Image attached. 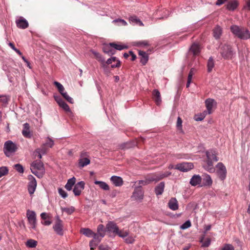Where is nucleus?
<instances>
[{
  "mask_svg": "<svg viewBox=\"0 0 250 250\" xmlns=\"http://www.w3.org/2000/svg\"><path fill=\"white\" fill-rule=\"evenodd\" d=\"M230 29L233 35L241 40H247L250 38V32L247 28L233 25L230 26Z\"/></svg>",
  "mask_w": 250,
  "mask_h": 250,
  "instance_id": "obj_1",
  "label": "nucleus"
},
{
  "mask_svg": "<svg viewBox=\"0 0 250 250\" xmlns=\"http://www.w3.org/2000/svg\"><path fill=\"white\" fill-rule=\"evenodd\" d=\"M219 52L225 60H232L236 56V51L231 45L227 44L220 47Z\"/></svg>",
  "mask_w": 250,
  "mask_h": 250,
  "instance_id": "obj_2",
  "label": "nucleus"
},
{
  "mask_svg": "<svg viewBox=\"0 0 250 250\" xmlns=\"http://www.w3.org/2000/svg\"><path fill=\"white\" fill-rule=\"evenodd\" d=\"M17 145L10 140L6 141L4 144L3 151L5 155L9 157L17 150Z\"/></svg>",
  "mask_w": 250,
  "mask_h": 250,
  "instance_id": "obj_3",
  "label": "nucleus"
},
{
  "mask_svg": "<svg viewBox=\"0 0 250 250\" xmlns=\"http://www.w3.org/2000/svg\"><path fill=\"white\" fill-rule=\"evenodd\" d=\"M106 230L110 236L117 235L120 230L117 224L113 221H109L107 223Z\"/></svg>",
  "mask_w": 250,
  "mask_h": 250,
  "instance_id": "obj_4",
  "label": "nucleus"
},
{
  "mask_svg": "<svg viewBox=\"0 0 250 250\" xmlns=\"http://www.w3.org/2000/svg\"><path fill=\"white\" fill-rule=\"evenodd\" d=\"M216 174L218 178L224 181L227 176V169L225 165L221 162L218 163L216 165Z\"/></svg>",
  "mask_w": 250,
  "mask_h": 250,
  "instance_id": "obj_5",
  "label": "nucleus"
},
{
  "mask_svg": "<svg viewBox=\"0 0 250 250\" xmlns=\"http://www.w3.org/2000/svg\"><path fill=\"white\" fill-rule=\"evenodd\" d=\"M26 215L29 223L31 225V228L34 230H36V215L35 212L34 211L28 210Z\"/></svg>",
  "mask_w": 250,
  "mask_h": 250,
  "instance_id": "obj_6",
  "label": "nucleus"
},
{
  "mask_svg": "<svg viewBox=\"0 0 250 250\" xmlns=\"http://www.w3.org/2000/svg\"><path fill=\"white\" fill-rule=\"evenodd\" d=\"M131 198L133 200L142 201L144 198V191H143L141 186H139L135 188L133 192Z\"/></svg>",
  "mask_w": 250,
  "mask_h": 250,
  "instance_id": "obj_7",
  "label": "nucleus"
},
{
  "mask_svg": "<svg viewBox=\"0 0 250 250\" xmlns=\"http://www.w3.org/2000/svg\"><path fill=\"white\" fill-rule=\"evenodd\" d=\"M193 168V165L192 163L184 162L177 164L175 169L182 172H187Z\"/></svg>",
  "mask_w": 250,
  "mask_h": 250,
  "instance_id": "obj_8",
  "label": "nucleus"
},
{
  "mask_svg": "<svg viewBox=\"0 0 250 250\" xmlns=\"http://www.w3.org/2000/svg\"><path fill=\"white\" fill-rule=\"evenodd\" d=\"M28 180L30 181L28 185V190L30 194H32L36 190L37 182L35 177L32 175L28 176Z\"/></svg>",
  "mask_w": 250,
  "mask_h": 250,
  "instance_id": "obj_9",
  "label": "nucleus"
},
{
  "mask_svg": "<svg viewBox=\"0 0 250 250\" xmlns=\"http://www.w3.org/2000/svg\"><path fill=\"white\" fill-rule=\"evenodd\" d=\"M53 228L57 234L61 236L63 235V232L62 230V222L58 216L57 217V221L53 226Z\"/></svg>",
  "mask_w": 250,
  "mask_h": 250,
  "instance_id": "obj_10",
  "label": "nucleus"
},
{
  "mask_svg": "<svg viewBox=\"0 0 250 250\" xmlns=\"http://www.w3.org/2000/svg\"><path fill=\"white\" fill-rule=\"evenodd\" d=\"M85 183L83 181H80L75 185L73 192L75 196H79L84 188Z\"/></svg>",
  "mask_w": 250,
  "mask_h": 250,
  "instance_id": "obj_11",
  "label": "nucleus"
},
{
  "mask_svg": "<svg viewBox=\"0 0 250 250\" xmlns=\"http://www.w3.org/2000/svg\"><path fill=\"white\" fill-rule=\"evenodd\" d=\"M202 183L200 185V187L205 186H210L212 184V180L211 177L208 174L203 175L201 177Z\"/></svg>",
  "mask_w": 250,
  "mask_h": 250,
  "instance_id": "obj_12",
  "label": "nucleus"
},
{
  "mask_svg": "<svg viewBox=\"0 0 250 250\" xmlns=\"http://www.w3.org/2000/svg\"><path fill=\"white\" fill-rule=\"evenodd\" d=\"M39 171H45L43 163L41 161H35L31 164V168Z\"/></svg>",
  "mask_w": 250,
  "mask_h": 250,
  "instance_id": "obj_13",
  "label": "nucleus"
},
{
  "mask_svg": "<svg viewBox=\"0 0 250 250\" xmlns=\"http://www.w3.org/2000/svg\"><path fill=\"white\" fill-rule=\"evenodd\" d=\"M201 52V47L198 43H193L189 49V53L194 56L199 55Z\"/></svg>",
  "mask_w": 250,
  "mask_h": 250,
  "instance_id": "obj_14",
  "label": "nucleus"
},
{
  "mask_svg": "<svg viewBox=\"0 0 250 250\" xmlns=\"http://www.w3.org/2000/svg\"><path fill=\"white\" fill-rule=\"evenodd\" d=\"M22 134L27 138H31L32 137L33 135L30 131V126L28 123H26L23 125Z\"/></svg>",
  "mask_w": 250,
  "mask_h": 250,
  "instance_id": "obj_15",
  "label": "nucleus"
},
{
  "mask_svg": "<svg viewBox=\"0 0 250 250\" xmlns=\"http://www.w3.org/2000/svg\"><path fill=\"white\" fill-rule=\"evenodd\" d=\"M206 155L208 159L213 161L214 162H217L219 160L218 158L217 157V153L215 150L213 149H210L206 151Z\"/></svg>",
  "mask_w": 250,
  "mask_h": 250,
  "instance_id": "obj_16",
  "label": "nucleus"
},
{
  "mask_svg": "<svg viewBox=\"0 0 250 250\" xmlns=\"http://www.w3.org/2000/svg\"><path fill=\"white\" fill-rule=\"evenodd\" d=\"M189 183L192 186H199L200 187L202 183L201 176L199 175H194L190 179Z\"/></svg>",
  "mask_w": 250,
  "mask_h": 250,
  "instance_id": "obj_17",
  "label": "nucleus"
},
{
  "mask_svg": "<svg viewBox=\"0 0 250 250\" xmlns=\"http://www.w3.org/2000/svg\"><path fill=\"white\" fill-rule=\"evenodd\" d=\"M47 141L43 144L42 147L40 149V152L42 154H45L46 150L44 147H52L54 145V141L51 138L48 137H47Z\"/></svg>",
  "mask_w": 250,
  "mask_h": 250,
  "instance_id": "obj_18",
  "label": "nucleus"
},
{
  "mask_svg": "<svg viewBox=\"0 0 250 250\" xmlns=\"http://www.w3.org/2000/svg\"><path fill=\"white\" fill-rule=\"evenodd\" d=\"M205 104L208 113L210 114L213 106L216 104V102L213 99L208 98L205 101Z\"/></svg>",
  "mask_w": 250,
  "mask_h": 250,
  "instance_id": "obj_19",
  "label": "nucleus"
},
{
  "mask_svg": "<svg viewBox=\"0 0 250 250\" xmlns=\"http://www.w3.org/2000/svg\"><path fill=\"white\" fill-rule=\"evenodd\" d=\"M17 26L21 29H25L28 26V23L27 20L22 17L16 21Z\"/></svg>",
  "mask_w": 250,
  "mask_h": 250,
  "instance_id": "obj_20",
  "label": "nucleus"
},
{
  "mask_svg": "<svg viewBox=\"0 0 250 250\" xmlns=\"http://www.w3.org/2000/svg\"><path fill=\"white\" fill-rule=\"evenodd\" d=\"M110 179L112 184L116 187H120L123 184V179L120 176H112Z\"/></svg>",
  "mask_w": 250,
  "mask_h": 250,
  "instance_id": "obj_21",
  "label": "nucleus"
},
{
  "mask_svg": "<svg viewBox=\"0 0 250 250\" xmlns=\"http://www.w3.org/2000/svg\"><path fill=\"white\" fill-rule=\"evenodd\" d=\"M162 12H163V13L162 14V15L160 14L161 17L157 18V19H162L167 18L170 15V13L168 10L165 9H158L154 13V16L156 17L159 13H161Z\"/></svg>",
  "mask_w": 250,
  "mask_h": 250,
  "instance_id": "obj_22",
  "label": "nucleus"
},
{
  "mask_svg": "<svg viewBox=\"0 0 250 250\" xmlns=\"http://www.w3.org/2000/svg\"><path fill=\"white\" fill-rule=\"evenodd\" d=\"M103 50L105 54L109 56H111L115 54L116 51L112 48V46L109 44H105L103 47Z\"/></svg>",
  "mask_w": 250,
  "mask_h": 250,
  "instance_id": "obj_23",
  "label": "nucleus"
},
{
  "mask_svg": "<svg viewBox=\"0 0 250 250\" xmlns=\"http://www.w3.org/2000/svg\"><path fill=\"white\" fill-rule=\"evenodd\" d=\"M213 161L208 159L206 161V165L204 166V168L210 173H212L215 171V168L213 167Z\"/></svg>",
  "mask_w": 250,
  "mask_h": 250,
  "instance_id": "obj_24",
  "label": "nucleus"
},
{
  "mask_svg": "<svg viewBox=\"0 0 250 250\" xmlns=\"http://www.w3.org/2000/svg\"><path fill=\"white\" fill-rule=\"evenodd\" d=\"M168 206L170 209L172 210H176L178 208V204L175 198H172L168 203Z\"/></svg>",
  "mask_w": 250,
  "mask_h": 250,
  "instance_id": "obj_25",
  "label": "nucleus"
},
{
  "mask_svg": "<svg viewBox=\"0 0 250 250\" xmlns=\"http://www.w3.org/2000/svg\"><path fill=\"white\" fill-rule=\"evenodd\" d=\"M165 185L164 182H161L155 187L154 191L156 195L162 194L164 190Z\"/></svg>",
  "mask_w": 250,
  "mask_h": 250,
  "instance_id": "obj_26",
  "label": "nucleus"
},
{
  "mask_svg": "<svg viewBox=\"0 0 250 250\" xmlns=\"http://www.w3.org/2000/svg\"><path fill=\"white\" fill-rule=\"evenodd\" d=\"M152 95L157 105H159L162 101L161 94L159 91L156 89L153 90L152 92Z\"/></svg>",
  "mask_w": 250,
  "mask_h": 250,
  "instance_id": "obj_27",
  "label": "nucleus"
},
{
  "mask_svg": "<svg viewBox=\"0 0 250 250\" xmlns=\"http://www.w3.org/2000/svg\"><path fill=\"white\" fill-rule=\"evenodd\" d=\"M139 55L141 57L140 62L145 65L148 60V56L147 54L144 51H139Z\"/></svg>",
  "mask_w": 250,
  "mask_h": 250,
  "instance_id": "obj_28",
  "label": "nucleus"
},
{
  "mask_svg": "<svg viewBox=\"0 0 250 250\" xmlns=\"http://www.w3.org/2000/svg\"><path fill=\"white\" fill-rule=\"evenodd\" d=\"M238 2L236 0H232L229 1L227 6L226 8L230 11H234L238 6Z\"/></svg>",
  "mask_w": 250,
  "mask_h": 250,
  "instance_id": "obj_29",
  "label": "nucleus"
},
{
  "mask_svg": "<svg viewBox=\"0 0 250 250\" xmlns=\"http://www.w3.org/2000/svg\"><path fill=\"white\" fill-rule=\"evenodd\" d=\"M76 183V178L73 177L67 180L65 185V188L66 190L70 191L72 189V187L75 186Z\"/></svg>",
  "mask_w": 250,
  "mask_h": 250,
  "instance_id": "obj_30",
  "label": "nucleus"
},
{
  "mask_svg": "<svg viewBox=\"0 0 250 250\" xmlns=\"http://www.w3.org/2000/svg\"><path fill=\"white\" fill-rule=\"evenodd\" d=\"M129 22L133 25H144L142 21L136 16H130L129 18Z\"/></svg>",
  "mask_w": 250,
  "mask_h": 250,
  "instance_id": "obj_31",
  "label": "nucleus"
},
{
  "mask_svg": "<svg viewBox=\"0 0 250 250\" xmlns=\"http://www.w3.org/2000/svg\"><path fill=\"white\" fill-rule=\"evenodd\" d=\"M90 163V160L88 158L79 159L78 162V167L79 168H82L87 166Z\"/></svg>",
  "mask_w": 250,
  "mask_h": 250,
  "instance_id": "obj_32",
  "label": "nucleus"
},
{
  "mask_svg": "<svg viewBox=\"0 0 250 250\" xmlns=\"http://www.w3.org/2000/svg\"><path fill=\"white\" fill-rule=\"evenodd\" d=\"M94 184L98 185L101 189L104 190H108L109 189V187L108 184L104 181L96 180L94 181Z\"/></svg>",
  "mask_w": 250,
  "mask_h": 250,
  "instance_id": "obj_33",
  "label": "nucleus"
},
{
  "mask_svg": "<svg viewBox=\"0 0 250 250\" xmlns=\"http://www.w3.org/2000/svg\"><path fill=\"white\" fill-rule=\"evenodd\" d=\"M222 33V28L219 26H216L213 29V36L216 39L220 38Z\"/></svg>",
  "mask_w": 250,
  "mask_h": 250,
  "instance_id": "obj_34",
  "label": "nucleus"
},
{
  "mask_svg": "<svg viewBox=\"0 0 250 250\" xmlns=\"http://www.w3.org/2000/svg\"><path fill=\"white\" fill-rule=\"evenodd\" d=\"M81 233L87 237H92L94 232L88 228H82L81 229Z\"/></svg>",
  "mask_w": 250,
  "mask_h": 250,
  "instance_id": "obj_35",
  "label": "nucleus"
},
{
  "mask_svg": "<svg viewBox=\"0 0 250 250\" xmlns=\"http://www.w3.org/2000/svg\"><path fill=\"white\" fill-rule=\"evenodd\" d=\"M106 232V227L104 228L103 224H100L97 227V233L101 235L102 237H104Z\"/></svg>",
  "mask_w": 250,
  "mask_h": 250,
  "instance_id": "obj_36",
  "label": "nucleus"
},
{
  "mask_svg": "<svg viewBox=\"0 0 250 250\" xmlns=\"http://www.w3.org/2000/svg\"><path fill=\"white\" fill-rule=\"evenodd\" d=\"M146 180L148 182V184L151 182H157L160 181L158 173L153 174L152 175L148 176L146 177Z\"/></svg>",
  "mask_w": 250,
  "mask_h": 250,
  "instance_id": "obj_37",
  "label": "nucleus"
},
{
  "mask_svg": "<svg viewBox=\"0 0 250 250\" xmlns=\"http://www.w3.org/2000/svg\"><path fill=\"white\" fill-rule=\"evenodd\" d=\"M214 67V62L212 57H209L207 62V70L208 72L212 71Z\"/></svg>",
  "mask_w": 250,
  "mask_h": 250,
  "instance_id": "obj_38",
  "label": "nucleus"
},
{
  "mask_svg": "<svg viewBox=\"0 0 250 250\" xmlns=\"http://www.w3.org/2000/svg\"><path fill=\"white\" fill-rule=\"evenodd\" d=\"M110 45L112 46V48H114V49L118 50H122L124 49H126L127 48V46L126 45H122V44H118L115 42H110Z\"/></svg>",
  "mask_w": 250,
  "mask_h": 250,
  "instance_id": "obj_39",
  "label": "nucleus"
},
{
  "mask_svg": "<svg viewBox=\"0 0 250 250\" xmlns=\"http://www.w3.org/2000/svg\"><path fill=\"white\" fill-rule=\"evenodd\" d=\"M37 245V241L34 239H29L26 243V246L28 248H34Z\"/></svg>",
  "mask_w": 250,
  "mask_h": 250,
  "instance_id": "obj_40",
  "label": "nucleus"
},
{
  "mask_svg": "<svg viewBox=\"0 0 250 250\" xmlns=\"http://www.w3.org/2000/svg\"><path fill=\"white\" fill-rule=\"evenodd\" d=\"M200 242L202 243V247L207 248L209 247L211 242L209 238H207L205 241H204V237H203L200 239Z\"/></svg>",
  "mask_w": 250,
  "mask_h": 250,
  "instance_id": "obj_41",
  "label": "nucleus"
},
{
  "mask_svg": "<svg viewBox=\"0 0 250 250\" xmlns=\"http://www.w3.org/2000/svg\"><path fill=\"white\" fill-rule=\"evenodd\" d=\"M92 237H93V239L92 240L100 243L102 240V239L103 237L101 236V235L98 233H93V235H92Z\"/></svg>",
  "mask_w": 250,
  "mask_h": 250,
  "instance_id": "obj_42",
  "label": "nucleus"
},
{
  "mask_svg": "<svg viewBox=\"0 0 250 250\" xmlns=\"http://www.w3.org/2000/svg\"><path fill=\"white\" fill-rule=\"evenodd\" d=\"M30 169H31L32 173L33 174H34V175H35L37 177H38L39 178H42L45 173V171H37L38 170H34V169H33V168H30Z\"/></svg>",
  "mask_w": 250,
  "mask_h": 250,
  "instance_id": "obj_43",
  "label": "nucleus"
},
{
  "mask_svg": "<svg viewBox=\"0 0 250 250\" xmlns=\"http://www.w3.org/2000/svg\"><path fill=\"white\" fill-rule=\"evenodd\" d=\"M59 106L63 108L65 111L68 112H71V111L69 108L68 105L63 101L61 104H60Z\"/></svg>",
  "mask_w": 250,
  "mask_h": 250,
  "instance_id": "obj_44",
  "label": "nucleus"
},
{
  "mask_svg": "<svg viewBox=\"0 0 250 250\" xmlns=\"http://www.w3.org/2000/svg\"><path fill=\"white\" fill-rule=\"evenodd\" d=\"M0 102L2 103L3 105H6L9 100V97L5 95H0Z\"/></svg>",
  "mask_w": 250,
  "mask_h": 250,
  "instance_id": "obj_45",
  "label": "nucleus"
},
{
  "mask_svg": "<svg viewBox=\"0 0 250 250\" xmlns=\"http://www.w3.org/2000/svg\"><path fill=\"white\" fill-rule=\"evenodd\" d=\"M176 127L177 128L180 130L181 132H183L182 129V120L180 117H178L177 118Z\"/></svg>",
  "mask_w": 250,
  "mask_h": 250,
  "instance_id": "obj_46",
  "label": "nucleus"
},
{
  "mask_svg": "<svg viewBox=\"0 0 250 250\" xmlns=\"http://www.w3.org/2000/svg\"><path fill=\"white\" fill-rule=\"evenodd\" d=\"M191 224L190 220L186 221L184 223L180 226V229H186L190 227H191Z\"/></svg>",
  "mask_w": 250,
  "mask_h": 250,
  "instance_id": "obj_47",
  "label": "nucleus"
},
{
  "mask_svg": "<svg viewBox=\"0 0 250 250\" xmlns=\"http://www.w3.org/2000/svg\"><path fill=\"white\" fill-rule=\"evenodd\" d=\"M62 95L68 102L70 104H73V99L68 95L67 92L62 93Z\"/></svg>",
  "mask_w": 250,
  "mask_h": 250,
  "instance_id": "obj_48",
  "label": "nucleus"
},
{
  "mask_svg": "<svg viewBox=\"0 0 250 250\" xmlns=\"http://www.w3.org/2000/svg\"><path fill=\"white\" fill-rule=\"evenodd\" d=\"M159 178H160V180L163 179L164 178L167 177L168 176L171 174V173L169 171H167L163 173H158Z\"/></svg>",
  "mask_w": 250,
  "mask_h": 250,
  "instance_id": "obj_49",
  "label": "nucleus"
},
{
  "mask_svg": "<svg viewBox=\"0 0 250 250\" xmlns=\"http://www.w3.org/2000/svg\"><path fill=\"white\" fill-rule=\"evenodd\" d=\"M8 172V169L6 167H0V178L6 174Z\"/></svg>",
  "mask_w": 250,
  "mask_h": 250,
  "instance_id": "obj_50",
  "label": "nucleus"
},
{
  "mask_svg": "<svg viewBox=\"0 0 250 250\" xmlns=\"http://www.w3.org/2000/svg\"><path fill=\"white\" fill-rule=\"evenodd\" d=\"M129 234L128 231L119 230V232H118L117 235H118L120 237L125 239L126 238Z\"/></svg>",
  "mask_w": 250,
  "mask_h": 250,
  "instance_id": "obj_51",
  "label": "nucleus"
},
{
  "mask_svg": "<svg viewBox=\"0 0 250 250\" xmlns=\"http://www.w3.org/2000/svg\"><path fill=\"white\" fill-rule=\"evenodd\" d=\"M62 210L68 214H71L75 211V208L74 207H70V208H64Z\"/></svg>",
  "mask_w": 250,
  "mask_h": 250,
  "instance_id": "obj_52",
  "label": "nucleus"
},
{
  "mask_svg": "<svg viewBox=\"0 0 250 250\" xmlns=\"http://www.w3.org/2000/svg\"><path fill=\"white\" fill-rule=\"evenodd\" d=\"M58 192L60 194V195L63 199H65L66 198L67 196H68V194L67 193L65 192V190H64L62 188H59L58 189Z\"/></svg>",
  "mask_w": 250,
  "mask_h": 250,
  "instance_id": "obj_53",
  "label": "nucleus"
},
{
  "mask_svg": "<svg viewBox=\"0 0 250 250\" xmlns=\"http://www.w3.org/2000/svg\"><path fill=\"white\" fill-rule=\"evenodd\" d=\"M16 170L19 173H22L24 171L23 167L20 164H17L14 165Z\"/></svg>",
  "mask_w": 250,
  "mask_h": 250,
  "instance_id": "obj_54",
  "label": "nucleus"
},
{
  "mask_svg": "<svg viewBox=\"0 0 250 250\" xmlns=\"http://www.w3.org/2000/svg\"><path fill=\"white\" fill-rule=\"evenodd\" d=\"M221 250H234V248L231 244H226Z\"/></svg>",
  "mask_w": 250,
  "mask_h": 250,
  "instance_id": "obj_55",
  "label": "nucleus"
},
{
  "mask_svg": "<svg viewBox=\"0 0 250 250\" xmlns=\"http://www.w3.org/2000/svg\"><path fill=\"white\" fill-rule=\"evenodd\" d=\"M99 243H97V242H96L93 240H91L90 242H89V247L90 248V249L91 250H94V249L96 248V247L98 246V245L99 244Z\"/></svg>",
  "mask_w": 250,
  "mask_h": 250,
  "instance_id": "obj_56",
  "label": "nucleus"
},
{
  "mask_svg": "<svg viewBox=\"0 0 250 250\" xmlns=\"http://www.w3.org/2000/svg\"><path fill=\"white\" fill-rule=\"evenodd\" d=\"M9 45L11 47V48L14 50L17 54H18L20 55H21V52L20 51V50L18 49L17 48L15 47L14 44L12 42H10L9 43Z\"/></svg>",
  "mask_w": 250,
  "mask_h": 250,
  "instance_id": "obj_57",
  "label": "nucleus"
},
{
  "mask_svg": "<svg viewBox=\"0 0 250 250\" xmlns=\"http://www.w3.org/2000/svg\"><path fill=\"white\" fill-rule=\"evenodd\" d=\"M99 62H101L103 64V67H106V62H105V60L104 58L100 54L99 57L96 58Z\"/></svg>",
  "mask_w": 250,
  "mask_h": 250,
  "instance_id": "obj_58",
  "label": "nucleus"
},
{
  "mask_svg": "<svg viewBox=\"0 0 250 250\" xmlns=\"http://www.w3.org/2000/svg\"><path fill=\"white\" fill-rule=\"evenodd\" d=\"M53 97H54L55 100L58 103V104H59L62 102L63 101V100L62 99V98L59 95H54Z\"/></svg>",
  "mask_w": 250,
  "mask_h": 250,
  "instance_id": "obj_59",
  "label": "nucleus"
},
{
  "mask_svg": "<svg viewBox=\"0 0 250 250\" xmlns=\"http://www.w3.org/2000/svg\"><path fill=\"white\" fill-rule=\"evenodd\" d=\"M125 243L127 244H132L134 242V239L132 236H129L127 237H126L125 239Z\"/></svg>",
  "mask_w": 250,
  "mask_h": 250,
  "instance_id": "obj_60",
  "label": "nucleus"
},
{
  "mask_svg": "<svg viewBox=\"0 0 250 250\" xmlns=\"http://www.w3.org/2000/svg\"><path fill=\"white\" fill-rule=\"evenodd\" d=\"M136 183H137V182ZM137 183L139 185V186H142V185L145 186V185H147V184H148V182L147 181L146 178L145 180H139L137 181Z\"/></svg>",
  "mask_w": 250,
  "mask_h": 250,
  "instance_id": "obj_61",
  "label": "nucleus"
},
{
  "mask_svg": "<svg viewBox=\"0 0 250 250\" xmlns=\"http://www.w3.org/2000/svg\"><path fill=\"white\" fill-rule=\"evenodd\" d=\"M137 44L138 45H142V46H148L149 43L147 41H140L137 43Z\"/></svg>",
  "mask_w": 250,
  "mask_h": 250,
  "instance_id": "obj_62",
  "label": "nucleus"
},
{
  "mask_svg": "<svg viewBox=\"0 0 250 250\" xmlns=\"http://www.w3.org/2000/svg\"><path fill=\"white\" fill-rule=\"evenodd\" d=\"M117 60V58L115 57H112L108 59L106 62V65L112 63V62H115Z\"/></svg>",
  "mask_w": 250,
  "mask_h": 250,
  "instance_id": "obj_63",
  "label": "nucleus"
},
{
  "mask_svg": "<svg viewBox=\"0 0 250 250\" xmlns=\"http://www.w3.org/2000/svg\"><path fill=\"white\" fill-rule=\"evenodd\" d=\"M54 84L56 86L58 90L63 88V86L60 83L57 81H55L54 82Z\"/></svg>",
  "mask_w": 250,
  "mask_h": 250,
  "instance_id": "obj_64",
  "label": "nucleus"
}]
</instances>
